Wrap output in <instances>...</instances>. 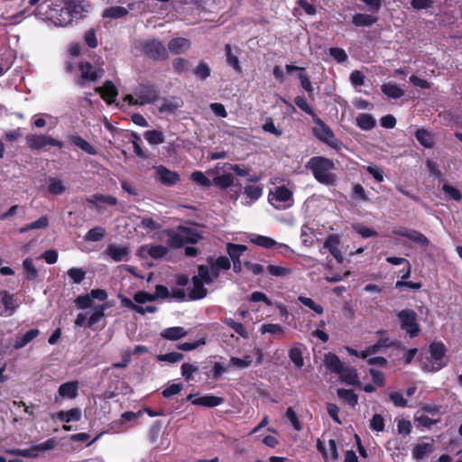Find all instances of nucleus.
Listing matches in <instances>:
<instances>
[{
	"label": "nucleus",
	"mask_w": 462,
	"mask_h": 462,
	"mask_svg": "<svg viewBox=\"0 0 462 462\" xmlns=\"http://www.w3.org/2000/svg\"><path fill=\"white\" fill-rule=\"evenodd\" d=\"M45 15L56 26H68L74 19H79L87 12L84 5L77 0H55L47 5Z\"/></svg>",
	"instance_id": "1"
},
{
	"label": "nucleus",
	"mask_w": 462,
	"mask_h": 462,
	"mask_svg": "<svg viewBox=\"0 0 462 462\" xmlns=\"http://www.w3.org/2000/svg\"><path fill=\"white\" fill-rule=\"evenodd\" d=\"M306 167L312 171L319 182L328 186L336 183L337 175L334 173L335 163L332 160L322 156L312 157Z\"/></svg>",
	"instance_id": "2"
},
{
	"label": "nucleus",
	"mask_w": 462,
	"mask_h": 462,
	"mask_svg": "<svg viewBox=\"0 0 462 462\" xmlns=\"http://www.w3.org/2000/svg\"><path fill=\"white\" fill-rule=\"evenodd\" d=\"M166 243L172 248H180L187 244H196L201 238L200 233L194 227L179 226L176 229L165 230Z\"/></svg>",
	"instance_id": "3"
},
{
	"label": "nucleus",
	"mask_w": 462,
	"mask_h": 462,
	"mask_svg": "<svg viewBox=\"0 0 462 462\" xmlns=\"http://www.w3.org/2000/svg\"><path fill=\"white\" fill-rule=\"evenodd\" d=\"M159 98L158 89L152 85H140L134 95H126L125 100L130 105H146L153 103Z\"/></svg>",
	"instance_id": "4"
},
{
	"label": "nucleus",
	"mask_w": 462,
	"mask_h": 462,
	"mask_svg": "<svg viewBox=\"0 0 462 462\" xmlns=\"http://www.w3.org/2000/svg\"><path fill=\"white\" fill-rule=\"evenodd\" d=\"M269 202L277 209H286L293 205V194L285 186H279L268 195Z\"/></svg>",
	"instance_id": "5"
},
{
	"label": "nucleus",
	"mask_w": 462,
	"mask_h": 462,
	"mask_svg": "<svg viewBox=\"0 0 462 462\" xmlns=\"http://www.w3.org/2000/svg\"><path fill=\"white\" fill-rule=\"evenodd\" d=\"M401 328L406 331L411 337L419 334L420 328L417 323V314L412 310H403L397 314Z\"/></svg>",
	"instance_id": "6"
},
{
	"label": "nucleus",
	"mask_w": 462,
	"mask_h": 462,
	"mask_svg": "<svg viewBox=\"0 0 462 462\" xmlns=\"http://www.w3.org/2000/svg\"><path fill=\"white\" fill-rule=\"evenodd\" d=\"M314 123L316 125L313 128L314 135L323 143L328 144L329 146L337 148L339 142L335 137L330 128L328 125H326L320 118L316 116H314Z\"/></svg>",
	"instance_id": "7"
},
{
	"label": "nucleus",
	"mask_w": 462,
	"mask_h": 462,
	"mask_svg": "<svg viewBox=\"0 0 462 462\" xmlns=\"http://www.w3.org/2000/svg\"><path fill=\"white\" fill-rule=\"evenodd\" d=\"M431 365H426L425 367L429 371H439L447 365L444 361L446 348L442 343L434 342L430 346Z\"/></svg>",
	"instance_id": "8"
},
{
	"label": "nucleus",
	"mask_w": 462,
	"mask_h": 462,
	"mask_svg": "<svg viewBox=\"0 0 462 462\" xmlns=\"http://www.w3.org/2000/svg\"><path fill=\"white\" fill-rule=\"evenodd\" d=\"M26 143L32 150H40L47 145L63 147V143L50 135L45 134H28Z\"/></svg>",
	"instance_id": "9"
},
{
	"label": "nucleus",
	"mask_w": 462,
	"mask_h": 462,
	"mask_svg": "<svg viewBox=\"0 0 462 462\" xmlns=\"http://www.w3.org/2000/svg\"><path fill=\"white\" fill-rule=\"evenodd\" d=\"M80 78L77 83L83 87L85 81H96L100 79L104 74L102 68H94L89 62L81 63L79 65Z\"/></svg>",
	"instance_id": "10"
},
{
	"label": "nucleus",
	"mask_w": 462,
	"mask_h": 462,
	"mask_svg": "<svg viewBox=\"0 0 462 462\" xmlns=\"http://www.w3.org/2000/svg\"><path fill=\"white\" fill-rule=\"evenodd\" d=\"M143 51L149 57L154 60L167 58L168 52L165 46L158 40L146 41L143 43Z\"/></svg>",
	"instance_id": "11"
},
{
	"label": "nucleus",
	"mask_w": 462,
	"mask_h": 462,
	"mask_svg": "<svg viewBox=\"0 0 462 462\" xmlns=\"http://www.w3.org/2000/svg\"><path fill=\"white\" fill-rule=\"evenodd\" d=\"M18 307L13 294L6 291H0V316H11Z\"/></svg>",
	"instance_id": "12"
},
{
	"label": "nucleus",
	"mask_w": 462,
	"mask_h": 462,
	"mask_svg": "<svg viewBox=\"0 0 462 462\" xmlns=\"http://www.w3.org/2000/svg\"><path fill=\"white\" fill-rule=\"evenodd\" d=\"M155 171L158 180L163 185L172 186L180 180L178 172L172 171L162 165L155 167Z\"/></svg>",
	"instance_id": "13"
},
{
	"label": "nucleus",
	"mask_w": 462,
	"mask_h": 462,
	"mask_svg": "<svg viewBox=\"0 0 462 462\" xmlns=\"http://www.w3.org/2000/svg\"><path fill=\"white\" fill-rule=\"evenodd\" d=\"M135 3L128 4L127 7L119 6H108L102 12L101 16L108 19H119L126 16L128 13L134 9Z\"/></svg>",
	"instance_id": "14"
},
{
	"label": "nucleus",
	"mask_w": 462,
	"mask_h": 462,
	"mask_svg": "<svg viewBox=\"0 0 462 462\" xmlns=\"http://www.w3.org/2000/svg\"><path fill=\"white\" fill-rule=\"evenodd\" d=\"M396 235L404 236L411 240L416 245L427 247L430 245L429 239L420 232L409 229V228H402L394 232Z\"/></svg>",
	"instance_id": "15"
},
{
	"label": "nucleus",
	"mask_w": 462,
	"mask_h": 462,
	"mask_svg": "<svg viewBox=\"0 0 462 462\" xmlns=\"http://www.w3.org/2000/svg\"><path fill=\"white\" fill-rule=\"evenodd\" d=\"M130 249L125 245L116 244L108 245L105 254L115 262L126 261Z\"/></svg>",
	"instance_id": "16"
},
{
	"label": "nucleus",
	"mask_w": 462,
	"mask_h": 462,
	"mask_svg": "<svg viewBox=\"0 0 462 462\" xmlns=\"http://www.w3.org/2000/svg\"><path fill=\"white\" fill-rule=\"evenodd\" d=\"M340 244V238L337 235L329 236L324 243V247L327 248L329 253L336 258V260L342 263L344 261V256L338 248Z\"/></svg>",
	"instance_id": "17"
},
{
	"label": "nucleus",
	"mask_w": 462,
	"mask_h": 462,
	"mask_svg": "<svg viewBox=\"0 0 462 462\" xmlns=\"http://www.w3.org/2000/svg\"><path fill=\"white\" fill-rule=\"evenodd\" d=\"M434 450V441L430 440L429 442L420 441L418 442L413 449H412V457L416 460L423 459L428 457Z\"/></svg>",
	"instance_id": "18"
},
{
	"label": "nucleus",
	"mask_w": 462,
	"mask_h": 462,
	"mask_svg": "<svg viewBox=\"0 0 462 462\" xmlns=\"http://www.w3.org/2000/svg\"><path fill=\"white\" fill-rule=\"evenodd\" d=\"M203 283L205 282L200 280L199 276L192 277V287L189 292V298L190 300H200L206 297L208 291Z\"/></svg>",
	"instance_id": "19"
},
{
	"label": "nucleus",
	"mask_w": 462,
	"mask_h": 462,
	"mask_svg": "<svg viewBox=\"0 0 462 462\" xmlns=\"http://www.w3.org/2000/svg\"><path fill=\"white\" fill-rule=\"evenodd\" d=\"M96 91L99 93L102 98L108 104L113 103L117 96V89L116 86L109 80L106 81L102 87L97 88Z\"/></svg>",
	"instance_id": "20"
},
{
	"label": "nucleus",
	"mask_w": 462,
	"mask_h": 462,
	"mask_svg": "<svg viewBox=\"0 0 462 462\" xmlns=\"http://www.w3.org/2000/svg\"><path fill=\"white\" fill-rule=\"evenodd\" d=\"M169 50L174 54L186 52L190 48V42L185 38H175L169 42Z\"/></svg>",
	"instance_id": "21"
},
{
	"label": "nucleus",
	"mask_w": 462,
	"mask_h": 462,
	"mask_svg": "<svg viewBox=\"0 0 462 462\" xmlns=\"http://www.w3.org/2000/svg\"><path fill=\"white\" fill-rule=\"evenodd\" d=\"M224 401L222 397L208 394L192 400V403L198 406L211 408L222 404Z\"/></svg>",
	"instance_id": "22"
},
{
	"label": "nucleus",
	"mask_w": 462,
	"mask_h": 462,
	"mask_svg": "<svg viewBox=\"0 0 462 462\" xmlns=\"http://www.w3.org/2000/svg\"><path fill=\"white\" fill-rule=\"evenodd\" d=\"M79 383L77 381L62 383L59 387V394L62 398L74 399L78 395Z\"/></svg>",
	"instance_id": "23"
},
{
	"label": "nucleus",
	"mask_w": 462,
	"mask_h": 462,
	"mask_svg": "<svg viewBox=\"0 0 462 462\" xmlns=\"http://www.w3.org/2000/svg\"><path fill=\"white\" fill-rule=\"evenodd\" d=\"M40 334L39 329L33 328L27 331L24 335H19L15 338V342L14 345V349H21L27 346L31 341H32L36 337Z\"/></svg>",
	"instance_id": "24"
},
{
	"label": "nucleus",
	"mask_w": 462,
	"mask_h": 462,
	"mask_svg": "<svg viewBox=\"0 0 462 462\" xmlns=\"http://www.w3.org/2000/svg\"><path fill=\"white\" fill-rule=\"evenodd\" d=\"M337 374L347 384L354 385L358 382L356 370L351 366L343 365Z\"/></svg>",
	"instance_id": "25"
},
{
	"label": "nucleus",
	"mask_w": 462,
	"mask_h": 462,
	"mask_svg": "<svg viewBox=\"0 0 462 462\" xmlns=\"http://www.w3.org/2000/svg\"><path fill=\"white\" fill-rule=\"evenodd\" d=\"M234 180L235 178L231 172L223 171V174L216 175L213 178L212 184L222 189H226L234 184Z\"/></svg>",
	"instance_id": "26"
},
{
	"label": "nucleus",
	"mask_w": 462,
	"mask_h": 462,
	"mask_svg": "<svg viewBox=\"0 0 462 462\" xmlns=\"http://www.w3.org/2000/svg\"><path fill=\"white\" fill-rule=\"evenodd\" d=\"M187 334L188 332L182 327H171L162 330L161 336L169 340H178Z\"/></svg>",
	"instance_id": "27"
},
{
	"label": "nucleus",
	"mask_w": 462,
	"mask_h": 462,
	"mask_svg": "<svg viewBox=\"0 0 462 462\" xmlns=\"http://www.w3.org/2000/svg\"><path fill=\"white\" fill-rule=\"evenodd\" d=\"M415 137L426 148H431L434 145L435 139L433 134L425 129L417 130Z\"/></svg>",
	"instance_id": "28"
},
{
	"label": "nucleus",
	"mask_w": 462,
	"mask_h": 462,
	"mask_svg": "<svg viewBox=\"0 0 462 462\" xmlns=\"http://www.w3.org/2000/svg\"><path fill=\"white\" fill-rule=\"evenodd\" d=\"M378 21L377 16L367 14H356L353 16L352 23L358 27L371 26Z\"/></svg>",
	"instance_id": "29"
},
{
	"label": "nucleus",
	"mask_w": 462,
	"mask_h": 462,
	"mask_svg": "<svg viewBox=\"0 0 462 462\" xmlns=\"http://www.w3.org/2000/svg\"><path fill=\"white\" fill-rule=\"evenodd\" d=\"M382 92L391 98H400L404 95V90L395 84L386 83L381 86Z\"/></svg>",
	"instance_id": "30"
},
{
	"label": "nucleus",
	"mask_w": 462,
	"mask_h": 462,
	"mask_svg": "<svg viewBox=\"0 0 462 462\" xmlns=\"http://www.w3.org/2000/svg\"><path fill=\"white\" fill-rule=\"evenodd\" d=\"M324 364L328 369L336 374L340 371L343 365V363L340 361L338 356L331 353H328L325 356Z\"/></svg>",
	"instance_id": "31"
},
{
	"label": "nucleus",
	"mask_w": 462,
	"mask_h": 462,
	"mask_svg": "<svg viewBox=\"0 0 462 462\" xmlns=\"http://www.w3.org/2000/svg\"><path fill=\"white\" fill-rule=\"evenodd\" d=\"M57 418L64 422L78 421L80 420L81 411L78 408L69 411H61L57 413Z\"/></svg>",
	"instance_id": "32"
},
{
	"label": "nucleus",
	"mask_w": 462,
	"mask_h": 462,
	"mask_svg": "<svg viewBox=\"0 0 462 462\" xmlns=\"http://www.w3.org/2000/svg\"><path fill=\"white\" fill-rule=\"evenodd\" d=\"M106 236V230L102 226H95L91 228L84 236L87 242H98L101 241Z\"/></svg>",
	"instance_id": "33"
},
{
	"label": "nucleus",
	"mask_w": 462,
	"mask_h": 462,
	"mask_svg": "<svg viewBox=\"0 0 462 462\" xmlns=\"http://www.w3.org/2000/svg\"><path fill=\"white\" fill-rule=\"evenodd\" d=\"M226 63L231 66L236 72L241 73L242 68L239 63L237 55L232 53V48L230 44L225 46Z\"/></svg>",
	"instance_id": "34"
},
{
	"label": "nucleus",
	"mask_w": 462,
	"mask_h": 462,
	"mask_svg": "<svg viewBox=\"0 0 462 462\" xmlns=\"http://www.w3.org/2000/svg\"><path fill=\"white\" fill-rule=\"evenodd\" d=\"M218 163L217 169H221L222 171L234 172L238 176H246L249 173V170L239 164L224 163L221 167Z\"/></svg>",
	"instance_id": "35"
},
{
	"label": "nucleus",
	"mask_w": 462,
	"mask_h": 462,
	"mask_svg": "<svg viewBox=\"0 0 462 462\" xmlns=\"http://www.w3.org/2000/svg\"><path fill=\"white\" fill-rule=\"evenodd\" d=\"M356 124L363 130H371L375 125V120L371 115L360 114L356 117Z\"/></svg>",
	"instance_id": "36"
},
{
	"label": "nucleus",
	"mask_w": 462,
	"mask_h": 462,
	"mask_svg": "<svg viewBox=\"0 0 462 462\" xmlns=\"http://www.w3.org/2000/svg\"><path fill=\"white\" fill-rule=\"evenodd\" d=\"M337 395L345 402L354 407L357 403V395L353 390L338 389Z\"/></svg>",
	"instance_id": "37"
},
{
	"label": "nucleus",
	"mask_w": 462,
	"mask_h": 462,
	"mask_svg": "<svg viewBox=\"0 0 462 462\" xmlns=\"http://www.w3.org/2000/svg\"><path fill=\"white\" fill-rule=\"evenodd\" d=\"M144 139L151 144H160L164 142V135L157 130L146 131L143 134Z\"/></svg>",
	"instance_id": "38"
},
{
	"label": "nucleus",
	"mask_w": 462,
	"mask_h": 462,
	"mask_svg": "<svg viewBox=\"0 0 462 462\" xmlns=\"http://www.w3.org/2000/svg\"><path fill=\"white\" fill-rule=\"evenodd\" d=\"M262 334H272L277 337H282L284 333V328L279 324H263L260 328Z\"/></svg>",
	"instance_id": "39"
},
{
	"label": "nucleus",
	"mask_w": 462,
	"mask_h": 462,
	"mask_svg": "<svg viewBox=\"0 0 462 462\" xmlns=\"http://www.w3.org/2000/svg\"><path fill=\"white\" fill-rule=\"evenodd\" d=\"M246 250V246L243 245L236 244H227L226 252L229 254L232 260H237L243 254V253Z\"/></svg>",
	"instance_id": "40"
},
{
	"label": "nucleus",
	"mask_w": 462,
	"mask_h": 462,
	"mask_svg": "<svg viewBox=\"0 0 462 462\" xmlns=\"http://www.w3.org/2000/svg\"><path fill=\"white\" fill-rule=\"evenodd\" d=\"M48 183V190L51 194L60 195L65 191V186L60 180L50 178Z\"/></svg>",
	"instance_id": "41"
},
{
	"label": "nucleus",
	"mask_w": 462,
	"mask_h": 462,
	"mask_svg": "<svg viewBox=\"0 0 462 462\" xmlns=\"http://www.w3.org/2000/svg\"><path fill=\"white\" fill-rule=\"evenodd\" d=\"M244 194L250 199L255 201L263 195V189L257 185H247L244 189Z\"/></svg>",
	"instance_id": "42"
},
{
	"label": "nucleus",
	"mask_w": 462,
	"mask_h": 462,
	"mask_svg": "<svg viewBox=\"0 0 462 462\" xmlns=\"http://www.w3.org/2000/svg\"><path fill=\"white\" fill-rule=\"evenodd\" d=\"M285 417L295 430L300 431L302 430V424L300 421L298 415L291 407H289L287 409L285 412Z\"/></svg>",
	"instance_id": "43"
},
{
	"label": "nucleus",
	"mask_w": 462,
	"mask_h": 462,
	"mask_svg": "<svg viewBox=\"0 0 462 462\" xmlns=\"http://www.w3.org/2000/svg\"><path fill=\"white\" fill-rule=\"evenodd\" d=\"M72 142L76 146L79 147L81 150L88 152V154L94 155L97 153L96 149L88 142H87L80 136L72 137Z\"/></svg>",
	"instance_id": "44"
},
{
	"label": "nucleus",
	"mask_w": 462,
	"mask_h": 462,
	"mask_svg": "<svg viewBox=\"0 0 462 462\" xmlns=\"http://www.w3.org/2000/svg\"><path fill=\"white\" fill-rule=\"evenodd\" d=\"M223 322L226 325H227L228 327H230L231 328H233L242 337H244V338H247L248 337V333H247L246 329L245 328V327L243 326L242 323L236 322V321H235L234 319H230V318L225 319L223 320Z\"/></svg>",
	"instance_id": "45"
},
{
	"label": "nucleus",
	"mask_w": 462,
	"mask_h": 462,
	"mask_svg": "<svg viewBox=\"0 0 462 462\" xmlns=\"http://www.w3.org/2000/svg\"><path fill=\"white\" fill-rule=\"evenodd\" d=\"M197 276L207 284H211L216 280L208 265H199Z\"/></svg>",
	"instance_id": "46"
},
{
	"label": "nucleus",
	"mask_w": 462,
	"mask_h": 462,
	"mask_svg": "<svg viewBox=\"0 0 462 462\" xmlns=\"http://www.w3.org/2000/svg\"><path fill=\"white\" fill-rule=\"evenodd\" d=\"M289 357L296 367L300 368L304 365L301 350L298 347H292L289 351Z\"/></svg>",
	"instance_id": "47"
},
{
	"label": "nucleus",
	"mask_w": 462,
	"mask_h": 462,
	"mask_svg": "<svg viewBox=\"0 0 462 462\" xmlns=\"http://www.w3.org/2000/svg\"><path fill=\"white\" fill-rule=\"evenodd\" d=\"M298 300L301 302L304 306L308 307L309 309L315 311L317 314H322L324 310L323 307L318 303H316L312 299L305 297V296H300L298 298Z\"/></svg>",
	"instance_id": "48"
},
{
	"label": "nucleus",
	"mask_w": 462,
	"mask_h": 462,
	"mask_svg": "<svg viewBox=\"0 0 462 462\" xmlns=\"http://www.w3.org/2000/svg\"><path fill=\"white\" fill-rule=\"evenodd\" d=\"M38 448H36V446H33L31 448L27 449H9L7 450V453L15 455V456H21L24 457H35L38 456Z\"/></svg>",
	"instance_id": "49"
},
{
	"label": "nucleus",
	"mask_w": 462,
	"mask_h": 462,
	"mask_svg": "<svg viewBox=\"0 0 462 462\" xmlns=\"http://www.w3.org/2000/svg\"><path fill=\"white\" fill-rule=\"evenodd\" d=\"M190 180L204 187H210L212 185V180H210L202 171H198L192 172Z\"/></svg>",
	"instance_id": "50"
},
{
	"label": "nucleus",
	"mask_w": 462,
	"mask_h": 462,
	"mask_svg": "<svg viewBox=\"0 0 462 462\" xmlns=\"http://www.w3.org/2000/svg\"><path fill=\"white\" fill-rule=\"evenodd\" d=\"M270 274L275 277H286L291 273V270L283 266L270 264L267 267Z\"/></svg>",
	"instance_id": "51"
},
{
	"label": "nucleus",
	"mask_w": 462,
	"mask_h": 462,
	"mask_svg": "<svg viewBox=\"0 0 462 462\" xmlns=\"http://www.w3.org/2000/svg\"><path fill=\"white\" fill-rule=\"evenodd\" d=\"M106 309V305H100L97 308H95V311L90 315L87 327H91L97 323L102 317H104V311Z\"/></svg>",
	"instance_id": "52"
},
{
	"label": "nucleus",
	"mask_w": 462,
	"mask_h": 462,
	"mask_svg": "<svg viewBox=\"0 0 462 462\" xmlns=\"http://www.w3.org/2000/svg\"><path fill=\"white\" fill-rule=\"evenodd\" d=\"M69 277L74 283H80L86 277V271L82 268H70L68 271Z\"/></svg>",
	"instance_id": "53"
},
{
	"label": "nucleus",
	"mask_w": 462,
	"mask_h": 462,
	"mask_svg": "<svg viewBox=\"0 0 462 462\" xmlns=\"http://www.w3.org/2000/svg\"><path fill=\"white\" fill-rule=\"evenodd\" d=\"M23 267L24 271L26 272V275L28 279L33 280L38 276V271L33 265L32 259L26 258L23 262Z\"/></svg>",
	"instance_id": "54"
},
{
	"label": "nucleus",
	"mask_w": 462,
	"mask_h": 462,
	"mask_svg": "<svg viewBox=\"0 0 462 462\" xmlns=\"http://www.w3.org/2000/svg\"><path fill=\"white\" fill-rule=\"evenodd\" d=\"M252 241L255 245L264 248H272L277 245V243L273 238L264 236H257Z\"/></svg>",
	"instance_id": "55"
},
{
	"label": "nucleus",
	"mask_w": 462,
	"mask_h": 462,
	"mask_svg": "<svg viewBox=\"0 0 462 462\" xmlns=\"http://www.w3.org/2000/svg\"><path fill=\"white\" fill-rule=\"evenodd\" d=\"M386 340H380L376 344L368 346L366 349L361 352L360 356L362 358H367L369 356L375 354L381 347L386 346Z\"/></svg>",
	"instance_id": "56"
},
{
	"label": "nucleus",
	"mask_w": 462,
	"mask_h": 462,
	"mask_svg": "<svg viewBox=\"0 0 462 462\" xmlns=\"http://www.w3.org/2000/svg\"><path fill=\"white\" fill-rule=\"evenodd\" d=\"M148 254L152 258H162L168 253V248L163 245H152L147 248Z\"/></svg>",
	"instance_id": "57"
},
{
	"label": "nucleus",
	"mask_w": 462,
	"mask_h": 462,
	"mask_svg": "<svg viewBox=\"0 0 462 462\" xmlns=\"http://www.w3.org/2000/svg\"><path fill=\"white\" fill-rule=\"evenodd\" d=\"M443 191L447 196H448L450 199L459 201L462 199L461 192L455 187L449 185V184H444L442 187Z\"/></svg>",
	"instance_id": "58"
},
{
	"label": "nucleus",
	"mask_w": 462,
	"mask_h": 462,
	"mask_svg": "<svg viewBox=\"0 0 462 462\" xmlns=\"http://www.w3.org/2000/svg\"><path fill=\"white\" fill-rule=\"evenodd\" d=\"M194 74L200 79H206L210 75V68L205 62H200L194 69Z\"/></svg>",
	"instance_id": "59"
},
{
	"label": "nucleus",
	"mask_w": 462,
	"mask_h": 462,
	"mask_svg": "<svg viewBox=\"0 0 462 462\" xmlns=\"http://www.w3.org/2000/svg\"><path fill=\"white\" fill-rule=\"evenodd\" d=\"M370 427L374 431H383L384 430V420L380 414H374L370 420Z\"/></svg>",
	"instance_id": "60"
},
{
	"label": "nucleus",
	"mask_w": 462,
	"mask_h": 462,
	"mask_svg": "<svg viewBox=\"0 0 462 462\" xmlns=\"http://www.w3.org/2000/svg\"><path fill=\"white\" fill-rule=\"evenodd\" d=\"M198 370L197 366L189 363H184L181 365V374L188 381L193 379V374L197 373Z\"/></svg>",
	"instance_id": "61"
},
{
	"label": "nucleus",
	"mask_w": 462,
	"mask_h": 462,
	"mask_svg": "<svg viewBox=\"0 0 462 462\" xmlns=\"http://www.w3.org/2000/svg\"><path fill=\"white\" fill-rule=\"evenodd\" d=\"M365 171L371 174L376 181L382 182L383 180V171L377 165H368L365 167Z\"/></svg>",
	"instance_id": "62"
},
{
	"label": "nucleus",
	"mask_w": 462,
	"mask_h": 462,
	"mask_svg": "<svg viewBox=\"0 0 462 462\" xmlns=\"http://www.w3.org/2000/svg\"><path fill=\"white\" fill-rule=\"evenodd\" d=\"M353 228L356 233L365 238L375 236L377 235L376 231L363 225H356L353 226Z\"/></svg>",
	"instance_id": "63"
},
{
	"label": "nucleus",
	"mask_w": 462,
	"mask_h": 462,
	"mask_svg": "<svg viewBox=\"0 0 462 462\" xmlns=\"http://www.w3.org/2000/svg\"><path fill=\"white\" fill-rule=\"evenodd\" d=\"M294 102L295 104L297 105V106L299 108H300L302 111H304L305 113L310 115V116H315V114L313 113V110L311 109V107L309 106L306 98L304 97H301V96H298L294 98Z\"/></svg>",
	"instance_id": "64"
}]
</instances>
